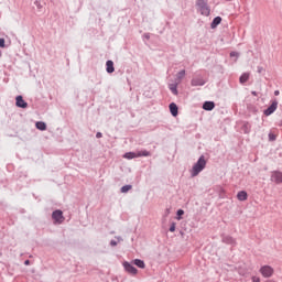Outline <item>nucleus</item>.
Listing matches in <instances>:
<instances>
[{"mask_svg":"<svg viewBox=\"0 0 282 282\" xmlns=\"http://www.w3.org/2000/svg\"><path fill=\"white\" fill-rule=\"evenodd\" d=\"M169 89L174 96H177V94H180V91L177 90V84H170Z\"/></svg>","mask_w":282,"mask_h":282,"instance_id":"4be33fe9","label":"nucleus"},{"mask_svg":"<svg viewBox=\"0 0 282 282\" xmlns=\"http://www.w3.org/2000/svg\"><path fill=\"white\" fill-rule=\"evenodd\" d=\"M257 72H258V74H262L263 67H262V66H258V67H257Z\"/></svg>","mask_w":282,"mask_h":282,"instance_id":"72a5a7b5","label":"nucleus"},{"mask_svg":"<svg viewBox=\"0 0 282 282\" xmlns=\"http://www.w3.org/2000/svg\"><path fill=\"white\" fill-rule=\"evenodd\" d=\"M183 215H184V209H177V212H176L177 221L182 220Z\"/></svg>","mask_w":282,"mask_h":282,"instance_id":"bb28decb","label":"nucleus"},{"mask_svg":"<svg viewBox=\"0 0 282 282\" xmlns=\"http://www.w3.org/2000/svg\"><path fill=\"white\" fill-rule=\"evenodd\" d=\"M116 239L117 240H110V246L112 248H116V246H118V242L123 241L122 237H120V236L116 237Z\"/></svg>","mask_w":282,"mask_h":282,"instance_id":"b1692460","label":"nucleus"},{"mask_svg":"<svg viewBox=\"0 0 282 282\" xmlns=\"http://www.w3.org/2000/svg\"><path fill=\"white\" fill-rule=\"evenodd\" d=\"M229 56H230V58H235V57H236V58H239V53L232 51V52H230Z\"/></svg>","mask_w":282,"mask_h":282,"instance_id":"cd10ccee","label":"nucleus"},{"mask_svg":"<svg viewBox=\"0 0 282 282\" xmlns=\"http://www.w3.org/2000/svg\"><path fill=\"white\" fill-rule=\"evenodd\" d=\"M247 80H250V74L249 73H243L240 77H239V83L240 85H245V83Z\"/></svg>","mask_w":282,"mask_h":282,"instance_id":"aec40b11","label":"nucleus"},{"mask_svg":"<svg viewBox=\"0 0 282 282\" xmlns=\"http://www.w3.org/2000/svg\"><path fill=\"white\" fill-rule=\"evenodd\" d=\"M270 181L274 184H282V172L279 170L272 171Z\"/></svg>","mask_w":282,"mask_h":282,"instance_id":"6e6552de","label":"nucleus"},{"mask_svg":"<svg viewBox=\"0 0 282 282\" xmlns=\"http://www.w3.org/2000/svg\"><path fill=\"white\" fill-rule=\"evenodd\" d=\"M131 188H133V185H131V184L123 185V186L120 188V193H128V192L131 191Z\"/></svg>","mask_w":282,"mask_h":282,"instance_id":"5701e85b","label":"nucleus"},{"mask_svg":"<svg viewBox=\"0 0 282 282\" xmlns=\"http://www.w3.org/2000/svg\"><path fill=\"white\" fill-rule=\"evenodd\" d=\"M237 199L239 202H246V199H248V192H246V191L238 192Z\"/></svg>","mask_w":282,"mask_h":282,"instance_id":"f3484780","label":"nucleus"},{"mask_svg":"<svg viewBox=\"0 0 282 282\" xmlns=\"http://www.w3.org/2000/svg\"><path fill=\"white\" fill-rule=\"evenodd\" d=\"M206 156H204V154H202L197 162L193 165L192 171H191V176L192 177H197V175H199V173H202V171H204V169H206Z\"/></svg>","mask_w":282,"mask_h":282,"instance_id":"f257e3e1","label":"nucleus"},{"mask_svg":"<svg viewBox=\"0 0 282 282\" xmlns=\"http://www.w3.org/2000/svg\"><path fill=\"white\" fill-rule=\"evenodd\" d=\"M52 219H53L54 224H63V221H65V216H63V210L55 209L52 213Z\"/></svg>","mask_w":282,"mask_h":282,"instance_id":"20e7f679","label":"nucleus"},{"mask_svg":"<svg viewBox=\"0 0 282 282\" xmlns=\"http://www.w3.org/2000/svg\"><path fill=\"white\" fill-rule=\"evenodd\" d=\"M126 160H135L138 158V152H127L123 154Z\"/></svg>","mask_w":282,"mask_h":282,"instance_id":"412c9836","label":"nucleus"},{"mask_svg":"<svg viewBox=\"0 0 282 282\" xmlns=\"http://www.w3.org/2000/svg\"><path fill=\"white\" fill-rule=\"evenodd\" d=\"M34 6H36V8H37L39 10H41V8H43V6H41V1H39V0H35V1H34Z\"/></svg>","mask_w":282,"mask_h":282,"instance_id":"c756f323","label":"nucleus"},{"mask_svg":"<svg viewBox=\"0 0 282 282\" xmlns=\"http://www.w3.org/2000/svg\"><path fill=\"white\" fill-rule=\"evenodd\" d=\"M169 109H170V112L173 116V118H177V116L180 113V107H177V104L171 102L169 105Z\"/></svg>","mask_w":282,"mask_h":282,"instance_id":"9b49d317","label":"nucleus"},{"mask_svg":"<svg viewBox=\"0 0 282 282\" xmlns=\"http://www.w3.org/2000/svg\"><path fill=\"white\" fill-rule=\"evenodd\" d=\"M203 109L204 111H213L215 109V101H204Z\"/></svg>","mask_w":282,"mask_h":282,"instance_id":"4468645a","label":"nucleus"},{"mask_svg":"<svg viewBox=\"0 0 282 282\" xmlns=\"http://www.w3.org/2000/svg\"><path fill=\"white\" fill-rule=\"evenodd\" d=\"M280 94H281V91L274 90V96H279Z\"/></svg>","mask_w":282,"mask_h":282,"instance_id":"c9c22d12","label":"nucleus"},{"mask_svg":"<svg viewBox=\"0 0 282 282\" xmlns=\"http://www.w3.org/2000/svg\"><path fill=\"white\" fill-rule=\"evenodd\" d=\"M169 213H170L169 209H166V214H167V215H169Z\"/></svg>","mask_w":282,"mask_h":282,"instance_id":"ea45409f","label":"nucleus"},{"mask_svg":"<svg viewBox=\"0 0 282 282\" xmlns=\"http://www.w3.org/2000/svg\"><path fill=\"white\" fill-rule=\"evenodd\" d=\"M220 237L223 243H226L227 246H232V248L237 246V239H235L232 236L223 234Z\"/></svg>","mask_w":282,"mask_h":282,"instance_id":"423d86ee","label":"nucleus"},{"mask_svg":"<svg viewBox=\"0 0 282 282\" xmlns=\"http://www.w3.org/2000/svg\"><path fill=\"white\" fill-rule=\"evenodd\" d=\"M251 281H252V282H261V278H259V276H257V275H253V276L251 278Z\"/></svg>","mask_w":282,"mask_h":282,"instance_id":"2f4dec72","label":"nucleus"},{"mask_svg":"<svg viewBox=\"0 0 282 282\" xmlns=\"http://www.w3.org/2000/svg\"><path fill=\"white\" fill-rule=\"evenodd\" d=\"M133 265H137V268H140L141 270H144L147 268V264L144 263V260L142 259H134L132 260Z\"/></svg>","mask_w":282,"mask_h":282,"instance_id":"dca6fc26","label":"nucleus"},{"mask_svg":"<svg viewBox=\"0 0 282 282\" xmlns=\"http://www.w3.org/2000/svg\"><path fill=\"white\" fill-rule=\"evenodd\" d=\"M35 129H37L39 131H47V123H45L44 121H36Z\"/></svg>","mask_w":282,"mask_h":282,"instance_id":"2eb2a0df","label":"nucleus"},{"mask_svg":"<svg viewBox=\"0 0 282 282\" xmlns=\"http://www.w3.org/2000/svg\"><path fill=\"white\" fill-rule=\"evenodd\" d=\"M138 158H151V152L148 150H141L137 152Z\"/></svg>","mask_w":282,"mask_h":282,"instance_id":"6ab92c4d","label":"nucleus"},{"mask_svg":"<svg viewBox=\"0 0 282 282\" xmlns=\"http://www.w3.org/2000/svg\"><path fill=\"white\" fill-rule=\"evenodd\" d=\"M175 227H176V224L175 223H171V226H170V232H175Z\"/></svg>","mask_w":282,"mask_h":282,"instance_id":"c85d7f7f","label":"nucleus"},{"mask_svg":"<svg viewBox=\"0 0 282 282\" xmlns=\"http://www.w3.org/2000/svg\"><path fill=\"white\" fill-rule=\"evenodd\" d=\"M241 131H242V133L248 135L250 133V131H252V124H250V122H248V121H245L241 126Z\"/></svg>","mask_w":282,"mask_h":282,"instance_id":"f8f14e48","label":"nucleus"},{"mask_svg":"<svg viewBox=\"0 0 282 282\" xmlns=\"http://www.w3.org/2000/svg\"><path fill=\"white\" fill-rule=\"evenodd\" d=\"M15 106L19 107V109H28V101L23 99V96L19 95L15 97Z\"/></svg>","mask_w":282,"mask_h":282,"instance_id":"9d476101","label":"nucleus"},{"mask_svg":"<svg viewBox=\"0 0 282 282\" xmlns=\"http://www.w3.org/2000/svg\"><path fill=\"white\" fill-rule=\"evenodd\" d=\"M96 138H97V139L102 138V132H97V133H96Z\"/></svg>","mask_w":282,"mask_h":282,"instance_id":"f704fd0d","label":"nucleus"},{"mask_svg":"<svg viewBox=\"0 0 282 282\" xmlns=\"http://www.w3.org/2000/svg\"><path fill=\"white\" fill-rule=\"evenodd\" d=\"M220 23H221V17L218 15V17L214 18L210 23L212 30H215Z\"/></svg>","mask_w":282,"mask_h":282,"instance_id":"a211bd4d","label":"nucleus"},{"mask_svg":"<svg viewBox=\"0 0 282 282\" xmlns=\"http://www.w3.org/2000/svg\"><path fill=\"white\" fill-rule=\"evenodd\" d=\"M196 8H198L203 17H210V6L206 0H196Z\"/></svg>","mask_w":282,"mask_h":282,"instance_id":"7ed1b4c3","label":"nucleus"},{"mask_svg":"<svg viewBox=\"0 0 282 282\" xmlns=\"http://www.w3.org/2000/svg\"><path fill=\"white\" fill-rule=\"evenodd\" d=\"M260 274H262V276H264V279H270V276H272V274H274V269L270 265H262L260 268Z\"/></svg>","mask_w":282,"mask_h":282,"instance_id":"39448f33","label":"nucleus"},{"mask_svg":"<svg viewBox=\"0 0 282 282\" xmlns=\"http://www.w3.org/2000/svg\"><path fill=\"white\" fill-rule=\"evenodd\" d=\"M268 138L269 142H276V134L274 132H269Z\"/></svg>","mask_w":282,"mask_h":282,"instance_id":"a878e982","label":"nucleus"},{"mask_svg":"<svg viewBox=\"0 0 282 282\" xmlns=\"http://www.w3.org/2000/svg\"><path fill=\"white\" fill-rule=\"evenodd\" d=\"M278 107H279V101L276 99H273L271 105L263 110L264 116H272V113L276 111Z\"/></svg>","mask_w":282,"mask_h":282,"instance_id":"0eeeda50","label":"nucleus"},{"mask_svg":"<svg viewBox=\"0 0 282 282\" xmlns=\"http://www.w3.org/2000/svg\"><path fill=\"white\" fill-rule=\"evenodd\" d=\"M184 76H186V70L182 69L176 74V78L177 80H182L184 78Z\"/></svg>","mask_w":282,"mask_h":282,"instance_id":"393cba45","label":"nucleus"},{"mask_svg":"<svg viewBox=\"0 0 282 282\" xmlns=\"http://www.w3.org/2000/svg\"><path fill=\"white\" fill-rule=\"evenodd\" d=\"M106 72L107 74H113L116 72V67L113 66V61L108 59L106 62Z\"/></svg>","mask_w":282,"mask_h":282,"instance_id":"ddd939ff","label":"nucleus"},{"mask_svg":"<svg viewBox=\"0 0 282 282\" xmlns=\"http://www.w3.org/2000/svg\"><path fill=\"white\" fill-rule=\"evenodd\" d=\"M226 1H230V0H226Z\"/></svg>","mask_w":282,"mask_h":282,"instance_id":"a19ab883","label":"nucleus"},{"mask_svg":"<svg viewBox=\"0 0 282 282\" xmlns=\"http://www.w3.org/2000/svg\"><path fill=\"white\" fill-rule=\"evenodd\" d=\"M252 94H253V96H257V91H253Z\"/></svg>","mask_w":282,"mask_h":282,"instance_id":"4c0bfd02","label":"nucleus"},{"mask_svg":"<svg viewBox=\"0 0 282 282\" xmlns=\"http://www.w3.org/2000/svg\"><path fill=\"white\" fill-rule=\"evenodd\" d=\"M30 263H31L30 260L24 261V265H30Z\"/></svg>","mask_w":282,"mask_h":282,"instance_id":"e433bc0d","label":"nucleus"},{"mask_svg":"<svg viewBox=\"0 0 282 282\" xmlns=\"http://www.w3.org/2000/svg\"><path fill=\"white\" fill-rule=\"evenodd\" d=\"M0 47H6V39L0 37Z\"/></svg>","mask_w":282,"mask_h":282,"instance_id":"7c9ffc66","label":"nucleus"},{"mask_svg":"<svg viewBox=\"0 0 282 282\" xmlns=\"http://www.w3.org/2000/svg\"><path fill=\"white\" fill-rule=\"evenodd\" d=\"M143 39H145L147 41H149V39H151V33H144V34H143Z\"/></svg>","mask_w":282,"mask_h":282,"instance_id":"473e14b6","label":"nucleus"},{"mask_svg":"<svg viewBox=\"0 0 282 282\" xmlns=\"http://www.w3.org/2000/svg\"><path fill=\"white\" fill-rule=\"evenodd\" d=\"M208 83V79L204 77L200 73H195L191 79L192 87H204Z\"/></svg>","mask_w":282,"mask_h":282,"instance_id":"f03ea898","label":"nucleus"},{"mask_svg":"<svg viewBox=\"0 0 282 282\" xmlns=\"http://www.w3.org/2000/svg\"><path fill=\"white\" fill-rule=\"evenodd\" d=\"M123 269L126 270V272H128V274H131L132 276H135V274H138V269L134 268V265L131 264L129 261L123 262Z\"/></svg>","mask_w":282,"mask_h":282,"instance_id":"1a4fd4ad","label":"nucleus"},{"mask_svg":"<svg viewBox=\"0 0 282 282\" xmlns=\"http://www.w3.org/2000/svg\"><path fill=\"white\" fill-rule=\"evenodd\" d=\"M280 127H282V120H280Z\"/></svg>","mask_w":282,"mask_h":282,"instance_id":"58836bf2","label":"nucleus"}]
</instances>
